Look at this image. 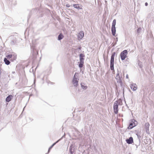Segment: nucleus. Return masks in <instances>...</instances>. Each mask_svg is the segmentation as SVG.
<instances>
[{
  "mask_svg": "<svg viewBox=\"0 0 154 154\" xmlns=\"http://www.w3.org/2000/svg\"><path fill=\"white\" fill-rule=\"evenodd\" d=\"M78 73L75 72L72 80L73 85L75 87H77L78 84L79 79L78 78Z\"/></svg>",
  "mask_w": 154,
  "mask_h": 154,
  "instance_id": "1",
  "label": "nucleus"
},
{
  "mask_svg": "<svg viewBox=\"0 0 154 154\" xmlns=\"http://www.w3.org/2000/svg\"><path fill=\"white\" fill-rule=\"evenodd\" d=\"M116 54V52H113L111 56L110 59V68L112 70H114V57Z\"/></svg>",
  "mask_w": 154,
  "mask_h": 154,
  "instance_id": "2",
  "label": "nucleus"
},
{
  "mask_svg": "<svg viewBox=\"0 0 154 154\" xmlns=\"http://www.w3.org/2000/svg\"><path fill=\"white\" fill-rule=\"evenodd\" d=\"M137 124V122L134 119H132L129 123V125L128 127V129H131L136 126Z\"/></svg>",
  "mask_w": 154,
  "mask_h": 154,
  "instance_id": "3",
  "label": "nucleus"
},
{
  "mask_svg": "<svg viewBox=\"0 0 154 154\" xmlns=\"http://www.w3.org/2000/svg\"><path fill=\"white\" fill-rule=\"evenodd\" d=\"M128 54V51L126 50H125L121 52L120 56L121 59L122 60H124L126 58Z\"/></svg>",
  "mask_w": 154,
  "mask_h": 154,
  "instance_id": "4",
  "label": "nucleus"
},
{
  "mask_svg": "<svg viewBox=\"0 0 154 154\" xmlns=\"http://www.w3.org/2000/svg\"><path fill=\"white\" fill-rule=\"evenodd\" d=\"M119 74V72L118 71L115 78L118 83L122 81V78L120 77Z\"/></svg>",
  "mask_w": 154,
  "mask_h": 154,
  "instance_id": "5",
  "label": "nucleus"
},
{
  "mask_svg": "<svg viewBox=\"0 0 154 154\" xmlns=\"http://www.w3.org/2000/svg\"><path fill=\"white\" fill-rule=\"evenodd\" d=\"M118 104L116 103H114L113 106V109L114 113L117 114L118 113Z\"/></svg>",
  "mask_w": 154,
  "mask_h": 154,
  "instance_id": "6",
  "label": "nucleus"
},
{
  "mask_svg": "<svg viewBox=\"0 0 154 154\" xmlns=\"http://www.w3.org/2000/svg\"><path fill=\"white\" fill-rule=\"evenodd\" d=\"M126 142L128 144H132L133 142V139L132 137H130L128 139L126 140Z\"/></svg>",
  "mask_w": 154,
  "mask_h": 154,
  "instance_id": "7",
  "label": "nucleus"
},
{
  "mask_svg": "<svg viewBox=\"0 0 154 154\" xmlns=\"http://www.w3.org/2000/svg\"><path fill=\"white\" fill-rule=\"evenodd\" d=\"M31 46V48L32 49L33 55H34L38 54V51L35 50V47L33 46V45Z\"/></svg>",
  "mask_w": 154,
  "mask_h": 154,
  "instance_id": "8",
  "label": "nucleus"
},
{
  "mask_svg": "<svg viewBox=\"0 0 154 154\" xmlns=\"http://www.w3.org/2000/svg\"><path fill=\"white\" fill-rule=\"evenodd\" d=\"M131 89L133 91H135L137 89V87L136 84L134 83H133L130 86Z\"/></svg>",
  "mask_w": 154,
  "mask_h": 154,
  "instance_id": "9",
  "label": "nucleus"
},
{
  "mask_svg": "<svg viewBox=\"0 0 154 154\" xmlns=\"http://www.w3.org/2000/svg\"><path fill=\"white\" fill-rule=\"evenodd\" d=\"M84 36L83 32L82 31H81L79 33L78 37L79 39H81L83 38Z\"/></svg>",
  "mask_w": 154,
  "mask_h": 154,
  "instance_id": "10",
  "label": "nucleus"
},
{
  "mask_svg": "<svg viewBox=\"0 0 154 154\" xmlns=\"http://www.w3.org/2000/svg\"><path fill=\"white\" fill-rule=\"evenodd\" d=\"M79 57L80 61L84 62V57H85V56L84 55V54L81 53L80 54H79Z\"/></svg>",
  "mask_w": 154,
  "mask_h": 154,
  "instance_id": "11",
  "label": "nucleus"
},
{
  "mask_svg": "<svg viewBox=\"0 0 154 154\" xmlns=\"http://www.w3.org/2000/svg\"><path fill=\"white\" fill-rule=\"evenodd\" d=\"M13 97V96L12 95H10L8 96L6 98L5 101L6 102H9L12 99Z\"/></svg>",
  "mask_w": 154,
  "mask_h": 154,
  "instance_id": "12",
  "label": "nucleus"
},
{
  "mask_svg": "<svg viewBox=\"0 0 154 154\" xmlns=\"http://www.w3.org/2000/svg\"><path fill=\"white\" fill-rule=\"evenodd\" d=\"M74 146L72 144L69 147V152L71 154H72L73 153L74 151Z\"/></svg>",
  "mask_w": 154,
  "mask_h": 154,
  "instance_id": "13",
  "label": "nucleus"
},
{
  "mask_svg": "<svg viewBox=\"0 0 154 154\" xmlns=\"http://www.w3.org/2000/svg\"><path fill=\"white\" fill-rule=\"evenodd\" d=\"M13 57V58L14 60H15L16 58V56L12 55V54H9L7 55L6 56V57L7 58L10 59Z\"/></svg>",
  "mask_w": 154,
  "mask_h": 154,
  "instance_id": "14",
  "label": "nucleus"
},
{
  "mask_svg": "<svg viewBox=\"0 0 154 154\" xmlns=\"http://www.w3.org/2000/svg\"><path fill=\"white\" fill-rule=\"evenodd\" d=\"M149 124L148 122L146 123L145 124L144 128H145V129H146V132H147L148 131H149Z\"/></svg>",
  "mask_w": 154,
  "mask_h": 154,
  "instance_id": "15",
  "label": "nucleus"
},
{
  "mask_svg": "<svg viewBox=\"0 0 154 154\" xmlns=\"http://www.w3.org/2000/svg\"><path fill=\"white\" fill-rule=\"evenodd\" d=\"M111 31L112 35L113 36H115L116 33V27H111Z\"/></svg>",
  "mask_w": 154,
  "mask_h": 154,
  "instance_id": "16",
  "label": "nucleus"
},
{
  "mask_svg": "<svg viewBox=\"0 0 154 154\" xmlns=\"http://www.w3.org/2000/svg\"><path fill=\"white\" fill-rule=\"evenodd\" d=\"M73 6L74 8L78 9H82V8L81 6H79V5L78 4H74L73 5Z\"/></svg>",
  "mask_w": 154,
  "mask_h": 154,
  "instance_id": "17",
  "label": "nucleus"
},
{
  "mask_svg": "<svg viewBox=\"0 0 154 154\" xmlns=\"http://www.w3.org/2000/svg\"><path fill=\"white\" fill-rule=\"evenodd\" d=\"M81 85L82 88L84 90H85L87 89L88 87L83 82H81Z\"/></svg>",
  "mask_w": 154,
  "mask_h": 154,
  "instance_id": "18",
  "label": "nucleus"
},
{
  "mask_svg": "<svg viewBox=\"0 0 154 154\" xmlns=\"http://www.w3.org/2000/svg\"><path fill=\"white\" fill-rule=\"evenodd\" d=\"M64 37V36L63 34L62 33H60L59 34L58 36V40H60L62 39Z\"/></svg>",
  "mask_w": 154,
  "mask_h": 154,
  "instance_id": "19",
  "label": "nucleus"
},
{
  "mask_svg": "<svg viewBox=\"0 0 154 154\" xmlns=\"http://www.w3.org/2000/svg\"><path fill=\"white\" fill-rule=\"evenodd\" d=\"M4 62L5 64L7 65H9L10 63V61L9 60H8L7 58L6 57L4 59Z\"/></svg>",
  "mask_w": 154,
  "mask_h": 154,
  "instance_id": "20",
  "label": "nucleus"
},
{
  "mask_svg": "<svg viewBox=\"0 0 154 154\" xmlns=\"http://www.w3.org/2000/svg\"><path fill=\"white\" fill-rule=\"evenodd\" d=\"M115 103L118 104V105H121L122 103V100L121 99H119L118 100L115 101Z\"/></svg>",
  "mask_w": 154,
  "mask_h": 154,
  "instance_id": "21",
  "label": "nucleus"
},
{
  "mask_svg": "<svg viewBox=\"0 0 154 154\" xmlns=\"http://www.w3.org/2000/svg\"><path fill=\"white\" fill-rule=\"evenodd\" d=\"M16 42V40L15 38L13 40H12L10 42V45H15Z\"/></svg>",
  "mask_w": 154,
  "mask_h": 154,
  "instance_id": "22",
  "label": "nucleus"
},
{
  "mask_svg": "<svg viewBox=\"0 0 154 154\" xmlns=\"http://www.w3.org/2000/svg\"><path fill=\"white\" fill-rule=\"evenodd\" d=\"M78 63H79V66L80 68H82V67H83V65L84 63V62L80 61Z\"/></svg>",
  "mask_w": 154,
  "mask_h": 154,
  "instance_id": "23",
  "label": "nucleus"
},
{
  "mask_svg": "<svg viewBox=\"0 0 154 154\" xmlns=\"http://www.w3.org/2000/svg\"><path fill=\"white\" fill-rule=\"evenodd\" d=\"M116 20L114 19L112 21V27H115V26L116 25Z\"/></svg>",
  "mask_w": 154,
  "mask_h": 154,
  "instance_id": "24",
  "label": "nucleus"
},
{
  "mask_svg": "<svg viewBox=\"0 0 154 154\" xmlns=\"http://www.w3.org/2000/svg\"><path fill=\"white\" fill-rule=\"evenodd\" d=\"M54 144H53L49 148L48 153H49L50 152V151L51 149L52 148V147L54 146Z\"/></svg>",
  "mask_w": 154,
  "mask_h": 154,
  "instance_id": "25",
  "label": "nucleus"
},
{
  "mask_svg": "<svg viewBox=\"0 0 154 154\" xmlns=\"http://www.w3.org/2000/svg\"><path fill=\"white\" fill-rule=\"evenodd\" d=\"M140 132L139 133L138 132L136 134L137 135V137H138V139L140 140V138H141V136L140 135Z\"/></svg>",
  "mask_w": 154,
  "mask_h": 154,
  "instance_id": "26",
  "label": "nucleus"
},
{
  "mask_svg": "<svg viewBox=\"0 0 154 154\" xmlns=\"http://www.w3.org/2000/svg\"><path fill=\"white\" fill-rule=\"evenodd\" d=\"M61 140L62 138H60L57 141L53 143V144H54V145H55L57 143H58L59 141Z\"/></svg>",
  "mask_w": 154,
  "mask_h": 154,
  "instance_id": "27",
  "label": "nucleus"
},
{
  "mask_svg": "<svg viewBox=\"0 0 154 154\" xmlns=\"http://www.w3.org/2000/svg\"><path fill=\"white\" fill-rule=\"evenodd\" d=\"M141 28H139L137 30V33H139L140 32V31L141 30Z\"/></svg>",
  "mask_w": 154,
  "mask_h": 154,
  "instance_id": "28",
  "label": "nucleus"
},
{
  "mask_svg": "<svg viewBox=\"0 0 154 154\" xmlns=\"http://www.w3.org/2000/svg\"><path fill=\"white\" fill-rule=\"evenodd\" d=\"M118 83H119L120 84V85L122 87H122H123V84H122V81H121V82H119Z\"/></svg>",
  "mask_w": 154,
  "mask_h": 154,
  "instance_id": "29",
  "label": "nucleus"
},
{
  "mask_svg": "<svg viewBox=\"0 0 154 154\" xmlns=\"http://www.w3.org/2000/svg\"><path fill=\"white\" fill-rule=\"evenodd\" d=\"M66 6L67 8H69L70 6V5L69 4H67L66 5Z\"/></svg>",
  "mask_w": 154,
  "mask_h": 154,
  "instance_id": "30",
  "label": "nucleus"
},
{
  "mask_svg": "<svg viewBox=\"0 0 154 154\" xmlns=\"http://www.w3.org/2000/svg\"><path fill=\"white\" fill-rule=\"evenodd\" d=\"M116 43H115V44H114V45H113V46H114V45H115L116 44V42H117V41H118V38H117V37H116Z\"/></svg>",
  "mask_w": 154,
  "mask_h": 154,
  "instance_id": "31",
  "label": "nucleus"
},
{
  "mask_svg": "<svg viewBox=\"0 0 154 154\" xmlns=\"http://www.w3.org/2000/svg\"><path fill=\"white\" fill-rule=\"evenodd\" d=\"M65 133H64V135L61 138H62V139L63 138L65 137Z\"/></svg>",
  "mask_w": 154,
  "mask_h": 154,
  "instance_id": "32",
  "label": "nucleus"
},
{
  "mask_svg": "<svg viewBox=\"0 0 154 154\" xmlns=\"http://www.w3.org/2000/svg\"><path fill=\"white\" fill-rule=\"evenodd\" d=\"M145 5L146 6H147L148 5V4L147 2H146L145 4Z\"/></svg>",
  "mask_w": 154,
  "mask_h": 154,
  "instance_id": "33",
  "label": "nucleus"
},
{
  "mask_svg": "<svg viewBox=\"0 0 154 154\" xmlns=\"http://www.w3.org/2000/svg\"><path fill=\"white\" fill-rule=\"evenodd\" d=\"M128 75L127 74V75H126V78L127 79H128Z\"/></svg>",
  "mask_w": 154,
  "mask_h": 154,
  "instance_id": "34",
  "label": "nucleus"
},
{
  "mask_svg": "<svg viewBox=\"0 0 154 154\" xmlns=\"http://www.w3.org/2000/svg\"><path fill=\"white\" fill-rule=\"evenodd\" d=\"M128 58L126 59V61H128Z\"/></svg>",
  "mask_w": 154,
  "mask_h": 154,
  "instance_id": "35",
  "label": "nucleus"
},
{
  "mask_svg": "<svg viewBox=\"0 0 154 154\" xmlns=\"http://www.w3.org/2000/svg\"><path fill=\"white\" fill-rule=\"evenodd\" d=\"M1 68H0V75L1 74Z\"/></svg>",
  "mask_w": 154,
  "mask_h": 154,
  "instance_id": "36",
  "label": "nucleus"
},
{
  "mask_svg": "<svg viewBox=\"0 0 154 154\" xmlns=\"http://www.w3.org/2000/svg\"><path fill=\"white\" fill-rule=\"evenodd\" d=\"M123 94H124V88H123Z\"/></svg>",
  "mask_w": 154,
  "mask_h": 154,
  "instance_id": "37",
  "label": "nucleus"
},
{
  "mask_svg": "<svg viewBox=\"0 0 154 154\" xmlns=\"http://www.w3.org/2000/svg\"><path fill=\"white\" fill-rule=\"evenodd\" d=\"M78 48L79 49H81V47H79Z\"/></svg>",
  "mask_w": 154,
  "mask_h": 154,
  "instance_id": "38",
  "label": "nucleus"
},
{
  "mask_svg": "<svg viewBox=\"0 0 154 154\" xmlns=\"http://www.w3.org/2000/svg\"><path fill=\"white\" fill-rule=\"evenodd\" d=\"M44 79V77H43V78L42 79V80H43Z\"/></svg>",
  "mask_w": 154,
  "mask_h": 154,
  "instance_id": "39",
  "label": "nucleus"
},
{
  "mask_svg": "<svg viewBox=\"0 0 154 154\" xmlns=\"http://www.w3.org/2000/svg\"><path fill=\"white\" fill-rule=\"evenodd\" d=\"M25 108V107H24V108H23V109H24V108Z\"/></svg>",
  "mask_w": 154,
  "mask_h": 154,
  "instance_id": "40",
  "label": "nucleus"
},
{
  "mask_svg": "<svg viewBox=\"0 0 154 154\" xmlns=\"http://www.w3.org/2000/svg\"><path fill=\"white\" fill-rule=\"evenodd\" d=\"M129 154H130V153Z\"/></svg>",
  "mask_w": 154,
  "mask_h": 154,
  "instance_id": "41",
  "label": "nucleus"
}]
</instances>
